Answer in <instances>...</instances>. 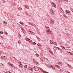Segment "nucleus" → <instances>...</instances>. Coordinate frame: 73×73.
Masks as SVG:
<instances>
[{
  "mask_svg": "<svg viewBox=\"0 0 73 73\" xmlns=\"http://www.w3.org/2000/svg\"><path fill=\"white\" fill-rule=\"evenodd\" d=\"M46 33L48 34H51L52 33V31H50V29H49V28L47 27L46 28Z\"/></svg>",
  "mask_w": 73,
  "mask_h": 73,
  "instance_id": "nucleus-1",
  "label": "nucleus"
},
{
  "mask_svg": "<svg viewBox=\"0 0 73 73\" xmlns=\"http://www.w3.org/2000/svg\"><path fill=\"white\" fill-rule=\"evenodd\" d=\"M33 68L35 71H38L39 70V68L36 67V66L34 67Z\"/></svg>",
  "mask_w": 73,
  "mask_h": 73,
  "instance_id": "nucleus-2",
  "label": "nucleus"
},
{
  "mask_svg": "<svg viewBox=\"0 0 73 73\" xmlns=\"http://www.w3.org/2000/svg\"><path fill=\"white\" fill-rule=\"evenodd\" d=\"M50 23L52 25H53L54 24V20H53L51 19L50 20Z\"/></svg>",
  "mask_w": 73,
  "mask_h": 73,
  "instance_id": "nucleus-3",
  "label": "nucleus"
},
{
  "mask_svg": "<svg viewBox=\"0 0 73 73\" xmlns=\"http://www.w3.org/2000/svg\"><path fill=\"white\" fill-rule=\"evenodd\" d=\"M29 25H31L33 26V27H35V26H36L35 24H33L31 22H29Z\"/></svg>",
  "mask_w": 73,
  "mask_h": 73,
  "instance_id": "nucleus-4",
  "label": "nucleus"
},
{
  "mask_svg": "<svg viewBox=\"0 0 73 73\" xmlns=\"http://www.w3.org/2000/svg\"><path fill=\"white\" fill-rule=\"evenodd\" d=\"M19 64H20V65H19V67H21V68H23V64H21V62H19Z\"/></svg>",
  "mask_w": 73,
  "mask_h": 73,
  "instance_id": "nucleus-5",
  "label": "nucleus"
},
{
  "mask_svg": "<svg viewBox=\"0 0 73 73\" xmlns=\"http://www.w3.org/2000/svg\"><path fill=\"white\" fill-rule=\"evenodd\" d=\"M66 14H70V11H69L68 10H66Z\"/></svg>",
  "mask_w": 73,
  "mask_h": 73,
  "instance_id": "nucleus-6",
  "label": "nucleus"
},
{
  "mask_svg": "<svg viewBox=\"0 0 73 73\" xmlns=\"http://www.w3.org/2000/svg\"><path fill=\"white\" fill-rule=\"evenodd\" d=\"M24 7L26 8H27V9H29V6H28L27 5H25Z\"/></svg>",
  "mask_w": 73,
  "mask_h": 73,
  "instance_id": "nucleus-7",
  "label": "nucleus"
},
{
  "mask_svg": "<svg viewBox=\"0 0 73 73\" xmlns=\"http://www.w3.org/2000/svg\"><path fill=\"white\" fill-rule=\"evenodd\" d=\"M52 5L53 7H55V8L56 7V4H55V3H53Z\"/></svg>",
  "mask_w": 73,
  "mask_h": 73,
  "instance_id": "nucleus-8",
  "label": "nucleus"
},
{
  "mask_svg": "<svg viewBox=\"0 0 73 73\" xmlns=\"http://www.w3.org/2000/svg\"><path fill=\"white\" fill-rule=\"evenodd\" d=\"M50 44H54V42H53L52 40H50Z\"/></svg>",
  "mask_w": 73,
  "mask_h": 73,
  "instance_id": "nucleus-9",
  "label": "nucleus"
},
{
  "mask_svg": "<svg viewBox=\"0 0 73 73\" xmlns=\"http://www.w3.org/2000/svg\"><path fill=\"white\" fill-rule=\"evenodd\" d=\"M40 60H42L43 61H45V58H44L42 59L41 58Z\"/></svg>",
  "mask_w": 73,
  "mask_h": 73,
  "instance_id": "nucleus-10",
  "label": "nucleus"
},
{
  "mask_svg": "<svg viewBox=\"0 0 73 73\" xmlns=\"http://www.w3.org/2000/svg\"><path fill=\"white\" fill-rule=\"evenodd\" d=\"M58 64L60 65H62V63L61 62H58Z\"/></svg>",
  "mask_w": 73,
  "mask_h": 73,
  "instance_id": "nucleus-11",
  "label": "nucleus"
},
{
  "mask_svg": "<svg viewBox=\"0 0 73 73\" xmlns=\"http://www.w3.org/2000/svg\"><path fill=\"white\" fill-rule=\"evenodd\" d=\"M51 13L52 14H53V13H54V11H53V10H51Z\"/></svg>",
  "mask_w": 73,
  "mask_h": 73,
  "instance_id": "nucleus-12",
  "label": "nucleus"
},
{
  "mask_svg": "<svg viewBox=\"0 0 73 73\" xmlns=\"http://www.w3.org/2000/svg\"><path fill=\"white\" fill-rule=\"evenodd\" d=\"M20 24H21V25H24V23H23V22H19Z\"/></svg>",
  "mask_w": 73,
  "mask_h": 73,
  "instance_id": "nucleus-13",
  "label": "nucleus"
},
{
  "mask_svg": "<svg viewBox=\"0 0 73 73\" xmlns=\"http://www.w3.org/2000/svg\"><path fill=\"white\" fill-rule=\"evenodd\" d=\"M56 49H58V50H61V49L58 47H56Z\"/></svg>",
  "mask_w": 73,
  "mask_h": 73,
  "instance_id": "nucleus-14",
  "label": "nucleus"
},
{
  "mask_svg": "<svg viewBox=\"0 0 73 73\" xmlns=\"http://www.w3.org/2000/svg\"><path fill=\"white\" fill-rule=\"evenodd\" d=\"M35 56H36V57H38V54L36 53L35 54Z\"/></svg>",
  "mask_w": 73,
  "mask_h": 73,
  "instance_id": "nucleus-15",
  "label": "nucleus"
},
{
  "mask_svg": "<svg viewBox=\"0 0 73 73\" xmlns=\"http://www.w3.org/2000/svg\"><path fill=\"white\" fill-rule=\"evenodd\" d=\"M18 35L19 37V38H20V37H21V35L19 33H18Z\"/></svg>",
  "mask_w": 73,
  "mask_h": 73,
  "instance_id": "nucleus-16",
  "label": "nucleus"
},
{
  "mask_svg": "<svg viewBox=\"0 0 73 73\" xmlns=\"http://www.w3.org/2000/svg\"><path fill=\"white\" fill-rule=\"evenodd\" d=\"M52 69L53 70H55V68L54 66L52 67Z\"/></svg>",
  "mask_w": 73,
  "mask_h": 73,
  "instance_id": "nucleus-17",
  "label": "nucleus"
},
{
  "mask_svg": "<svg viewBox=\"0 0 73 73\" xmlns=\"http://www.w3.org/2000/svg\"><path fill=\"white\" fill-rule=\"evenodd\" d=\"M24 68H25V69H27V65H25V66Z\"/></svg>",
  "mask_w": 73,
  "mask_h": 73,
  "instance_id": "nucleus-18",
  "label": "nucleus"
},
{
  "mask_svg": "<svg viewBox=\"0 0 73 73\" xmlns=\"http://www.w3.org/2000/svg\"><path fill=\"white\" fill-rule=\"evenodd\" d=\"M26 40L27 41H29V38H26Z\"/></svg>",
  "mask_w": 73,
  "mask_h": 73,
  "instance_id": "nucleus-19",
  "label": "nucleus"
},
{
  "mask_svg": "<svg viewBox=\"0 0 73 73\" xmlns=\"http://www.w3.org/2000/svg\"><path fill=\"white\" fill-rule=\"evenodd\" d=\"M65 45H66V46H67V47H69V46L68 44L66 43L65 44Z\"/></svg>",
  "mask_w": 73,
  "mask_h": 73,
  "instance_id": "nucleus-20",
  "label": "nucleus"
},
{
  "mask_svg": "<svg viewBox=\"0 0 73 73\" xmlns=\"http://www.w3.org/2000/svg\"><path fill=\"white\" fill-rule=\"evenodd\" d=\"M56 67H57L58 68H60V66L58 65H56Z\"/></svg>",
  "mask_w": 73,
  "mask_h": 73,
  "instance_id": "nucleus-21",
  "label": "nucleus"
},
{
  "mask_svg": "<svg viewBox=\"0 0 73 73\" xmlns=\"http://www.w3.org/2000/svg\"><path fill=\"white\" fill-rule=\"evenodd\" d=\"M35 63H36V65H38V64H39V63H38V62H35Z\"/></svg>",
  "mask_w": 73,
  "mask_h": 73,
  "instance_id": "nucleus-22",
  "label": "nucleus"
},
{
  "mask_svg": "<svg viewBox=\"0 0 73 73\" xmlns=\"http://www.w3.org/2000/svg\"><path fill=\"white\" fill-rule=\"evenodd\" d=\"M65 3H67L68 1V0H63Z\"/></svg>",
  "mask_w": 73,
  "mask_h": 73,
  "instance_id": "nucleus-23",
  "label": "nucleus"
},
{
  "mask_svg": "<svg viewBox=\"0 0 73 73\" xmlns=\"http://www.w3.org/2000/svg\"><path fill=\"white\" fill-rule=\"evenodd\" d=\"M21 29L22 31L23 32H24V29L23 28H22Z\"/></svg>",
  "mask_w": 73,
  "mask_h": 73,
  "instance_id": "nucleus-24",
  "label": "nucleus"
},
{
  "mask_svg": "<svg viewBox=\"0 0 73 73\" xmlns=\"http://www.w3.org/2000/svg\"><path fill=\"white\" fill-rule=\"evenodd\" d=\"M59 2H61V3H63V1H62V0H59Z\"/></svg>",
  "mask_w": 73,
  "mask_h": 73,
  "instance_id": "nucleus-25",
  "label": "nucleus"
},
{
  "mask_svg": "<svg viewBox=\"0 0 73 73\" xmlns=\"http://www.w3.org/2000/svg\"><path fill=\"white\" fill-rule=\"evenodd\" d=\"M33 45H36V43L35 42H33Z\"/></svg>",
  "mask_w": 73,
  "mask_h": 73,
  "instance_id": "nucleus-26",
  "label": "nucleus"
},
{
  "mask_svg": "<svg viewBox=\"0 0 73 73\" xmlns=\"http://www.w3.org/2000/svg\"><path fill=\"white\" fill-rule=\"evenodd\" d=\"M30 70L31 71H32L33 72V69L31 68L30 69Z\"/></svg>",
  "mask_w": 73,
  "mask_h": 73,
  "instance_id": "nucleus-27",
  "label": "nucleus"
},
{
  "mask_svg": "<svg viewBox=\"0 0 73 73\" xmlns=\"http://www.w3.org/2000/svg\"><path fill=\"white\" fill-rule=\"evenodd\" d=\"M54 50L55 51H56V48H55V46L54 48Z\"/></svg>",
  "mask_w": 73,
  "mask_h": 73,
  "instance_id": "nucleus-28",
  "label": "nucleus"
},
{
  "mask_svg": "<svg viewBox=\"0 0 73 73\" xmlns=\"http://www.w3.org/2000/svg\"><path fill=\"white\" fill-rule=\"evenodd\" d=\"M2 1L3 2V3H5V0H2Z\"/></svg>",
  "mask_w": 73,
  "mask_h": 73,
  "instance_id": "nucleus-29",
  "label": "nucleus"
},
{
  "mask_svg": "<svg viewBox=\"0 0 73 73\" xmlns=\"http://www.w3.org/2000/svg\"><path fill=\"white\" fill-rule=\"evenodd\" d=\"M3 32L2 31L0 32V35H1V34H3Z\"/></svg>",
  "mask_w": 73,
  "mask_h": 73,
  "instance_id": "nucleus-30",
  "label": "nucleus"
},
{
  "mask_svg": "<svg viewBox=\"0 0 73 73\" xmlns=\"http://www.w3.org/2000/svg\"><path fill=\"white\" fill-rule=\"evenodd\" d=\"M50 68H52V67H53V66H52V65H51V64L50 65Z\"/></svg>",
  "mask_w": 73,
  "mask_h": 73,
  "instance_id": "nucleus-31",
  "label": "nucleus"
},
{
  "mask_svg": "<svg viewBox=\"0 0 73 73\" xmlns=\"http://www.w3.org/2000/svg\"><path fill=\"white\" fill-rule=\"evenodd\" d=\"M63 70L62 69H60V72H62Z\"/></svg>",
  "mask_w": 73,
  "mask_h": 73,
  "instance_id": "nucleus-32",
  "label": "nucleus"
},
{
  "mask_svg": "<svg viewBox=\"0 0 73 73\" xmlns=\"http://www.w3.org/2000/svg\"><path fill=\"white\" fill-rule=\"evenodd\" d=\"M10 66H13V65L12 64H11Z\"/></svg>",
  "mask_w": 73,
  "mask_h": 73,
  "instance_id": "nucleus-33",
  "label": "nucleus"
},
{
  "mask_svg": "<svg viewBox=\"0 0 73 73\" xmlns=\"http://www.w3.org/2000/svg\"><path fill=\"white\" fill-rule=\"evenodd\" d=\"M62 49H64V48H65V47H64V46H62Z\"/></svg>",
  "mask_w": 73,
  "mask_h": 73,
  "instance_id": "nucleus-34",
  "label": "nucleus"
},
{
  "mask_svg": "<svg viewBox=\"0 0 73 73\" xmlns=\"http://www.w3.org/2000/svg\"><path fill=\"white\" fill-rule=\"evenodd\" d=\"M5 33L6 34H8V33H7V32L6 31H5Z\"/></svg>",
  "mask_w": 73,
  "mask_h": 73,
  "instance_id": "nucleus-35",
  "label": "nucleus"
},
{
  "mask_svg": "<svg viewBox=\"0 0 73 73\" xmlns=\"http://www.w3.org/2000/svg\"><path fill=\"white\" fill-rule=\"evenodd\" d=\"M36 37L38 39H38H40V38H39L38 37H37V36H36Z\"/></svg>",
  "mask_w": 73,
  "mask_h": 73,
  "instance_id": "nucleus-36",
  "label": "nucleus"
},
{
  "mask_svg": "<svg viewBox=\"0 0 73 73\" xmlns=\"http://www.w3.org/2000/svg\"><path fill=\"white\" fill-rule=\"evenodd\" d=\"M70 10H71V11H72V12H73V9H70Z\"/></svg>",
  "mask_w": 73,
  "mask_h": 73,
  "instance_id": "nucleus-37",
  "label": "nucleus"
},
{
  "mask_svg": "<svg viewBox=\"0 0 73 73\" xmlns=\"http://www.w3.org/2000/svg\"><path fill=\"white\" fill-rule=\"evenodd\" d=\"M29 32H30V33H31V34H33L32 33H33V32H32L31 31H29Z\"/></svg>",
  "mask_w": 73,
  "mask_h": 73,
  "instance_id": "nucleus-38",
  "label": "nucleus"
},
{
  "mask_svg": "<svg viewBox=\"0 0 73 73\" xmlns=\"http://www.w3.org/2000/svg\"><path fill=\"white\" fill-rule=\"evenodd\" d=\"M3 65V66H4V64H2V63H1V65Z\"/></svg>",
  "mask_w": 73,
  "mask_h": 73,
  "instance_id": "nucleus-39",
  "label": "nucleus"
},
{
  "mask_svg": "<svg viewBox=\"0 0 73 73\" xmlns=\"http://www.w3.org/2000/svg\"><path fill=\"white\" fill-rule=\"evenodd\" d=\"M8 73H12V72H11L10 71H8Z\"/></svg>",
  "mask_w": 73,
  "mask_h": 73,
  "instance_id": "nucleus-40",
  "label": "nucleus"
},
{
  "mask_svg": "<svg viewBox=\"0 0 73 73\" xmlns=\"http://www.w3.org/2000/svg\"><path fill=\"white\" fill-rule=\"evenodd\" d=\"M18 42H19V45H20V43H21V42H19V41Z\"/></svg>",
  "mask_w": 73,
  "mask_h": 73,
  "instance_id": "nucleus-41",
  "label": "nucleus"
},
{
  "mask_svg": "<svg viewBox=\"0 0 73 73\" xmlns=\"http://www.w3.org/2000/svg\"><path fill=\"white\" fill-rule=\"evenodd\" d=\"M51 4H53V2H50Z\"/></svg>",
  "mask_w": 73,
  "mask_h": 73,
  "instance_id": "nucleus-42",
  "label": "nucleus"
},
{
  "mask_svg": "<svg viewBox=\"0 0 73 73\" xmlns=\"http://www.w3.org/2000/svg\"><path fill=\"white\" fill-rule=\"evenodd\" d=\"M41 39H40L39 38V39H38V41H40V40Z\"/></svg>",
  "mask_w": 73,
  "mask_h": 73,
  "instance_id": "nucleus-43",
  "label": "nucleus"
},
{
  "mask_svg": "<svg viewBox=\"0 0 73 73\" xmlns=\"http://www.w3.org/2000/svg\"><path fill=\"white\" fill-rule=\"evenodd\" d=\"M29 40H30V39ZM29 40V42H32V41L31 40Z\"/></svg>",
  "mask_w": 73,
  "mask_h": 73,
  "instance_id": "nucleus-44",
  "label": "nucleus"
},
{
  "mask_svg": "<svg viewBox=\"0 0 73 73\" xmlns=\"http://www.w3.org/2000/svg\"><path fill=\"white\" fill-rule=\"evenodd\" d=\"M33 62H36V60H34Z\"/></svg>",
  "mask_w": 73,
  "mask_h": 73,
  "instance_id": "nucleus-45",
  "label": "nucleus"
},
{
  "mask_svg": "<svg viewBox=\"0 0 73 73\" xmlns=\"http://www.w3.org/2000/svg\"><path fill=\"white\" fill-rule=\"evenodd\" d=\"M38 45L39 46H41V44H39V45Z\"/></svg>",
  "mask_w": 73,
  "mask_h": 73,
  "instance_id": "nucleus-46",
  "label": "nucleus"
},
{
  "mask_svg": "<svg viewBox=\"0 0 73 73\" xmlns=\"http://www.w3.org/2000/svg\"><path fill=\"white\" fill-rule=\"evenodd\" d=\"M4 57V56H1V58H3Z\"/></svg>",
  "mask_w": 73,
  "mask_h": 73,
  "instance_id": "nucleus-47",
  "label": "nucleus"
},
{
  "mask_svg": "<svg viewBox=\"0 0 73 73\" xmlns=\"http://www.w3.org/2000/svg\"><path fill=\"white\" fill-rule=\"evenodd\" d=\"M64 50H65L66 49H65V48H63Z\"/></svg>",
  "mask_w": 73,
  "mask_h": 73,
  "instance_id": "nucleus-48",
  "label": "nucleus"
},
{
  "mask_svg": "<svg viewBox=\"0 0 73 73\" xmlns=\"http://www.w3.org/2000/svg\"><path fill=\"white\" fill-rule=\"evenodd\" d=\"M71 55L72 56H73V53H72L71 54Z\"/></svg>",
  "mask_w": 73,
  "mask_h": 73,
  "instance_id": "nucleus-49",
  "label": "nucleus"
},
{
  "mask_svg": "<svg viewBox=\"0 0 73 73\" xmlns=\"http://www.w3.org/2000/svg\"><path fill=\"white\" fill-rule=\"evenodd\" d=\"M20 9H19V10H21V9H21V8H20Z\"/></svg>",
  "mask_w": 73,
  "mask_h": 73,
  "instance_id": "nucleus-50",
  "label": "nucleus"
},
{
  "mask_svg": "<svg viewBox=\"0 0 73 73\" xmlns=\"http://www.w3.org/2000/svg\"><path fill=\"white\" fill-rule=\"evenodd\" d=\"M13 57L14 58H15V59H16V58H15V56H13Z\"/></svg>",
  "mask_w": 73,
  "mask_h": 73,
  "instance_id": "nucleus-51",
  "label": "nucleus"
},
{
  "mask_svg": "<svg viewBox=\"0 0 73 73\" xmlns=\"http://www.w3.org/2000/svg\"><path fill=\"white\" fill-rule=\"evenodd\" d=\"M18 8V9H19V10L20 8Z\"/></svg>",
  "mask_w": 73,
  "mask_h": 73,
  "instance_id": "nucleus-52",
  "label": "nucleus"
},
{
  "mask_svg": "<svg viewBox=\"0 0 73 73\" xmlns=\"http://www.w3.org/2000/svg\"><path fill=\"white\" fill-rule=\"evenodd\" d=\"M3 23H5V21H3Z\"/></svg>",
  "mask_w": 73,
  "mask_h": 73,
  "instance_id": "nucleus-53",
  "label": "nucleus"
},
{
  "mask_svg": "<svg viewBox=\"0 0 73 73\" xmlns=\"http://www.w3.org/2000/svg\"><path fill=\"white\" fill-rule=\"evenodd\" d=\"M69 53H70V54H72V53H70V52H69Z\"/></svg>",
  "mask_w": 73,
  "mask_h": 73,
  "instance_id": "nucleus-54",
  "label": "nucleus"
},
{
  "mask_svg": "<svg viewBox=\"0 0 73 73\" xmlns=\"http://www.w3.org/2000/svg\"><path fill=\"white\" fill-rule=\"evenodd\" d=\"M64 17H66V15H64Z\"/></svg>",
  "mask_w": 73,
  "mask_h": 73,
  "instance_id": "nucleus-55",
  "label": "nucleus"
},
{
  "mask_svg": "<svg viewBox=\"0 0 73 73\" xmlns=\"http://www.w3.org/2000/svg\"><path fill=\"white\" fill-rule=\"evenodd\" d=\"M2 52L1 51H0V53H1Z\"/></svg>",
  "mask_w": 73,
  "mask_h": 73,
  "instance_id": "nucleus-56",
  "label": "nucleus"
},
{
  "mask_svg": "<svg viewBox=\"0 0 73 73\" xmlns=\"http://www.w3.org/2000/svg\"><path fill=\"white\" fill-rule=\"evenodd\" d=\"M59 35V36H60V37H61V36H62L61 35Z\"/></svg>",
  "mask_w": 73,
  "mask_h": 73,
  "instance_id": "nucleus-57",
  "label": "nucleus"
},
{
  "mask_svg": "<svg viewBox=\"0 0 73 73\" xmlns=\"http://www.w3.org/2000/svg\"><path fill=\"white\" fill-rule=\"evenodd\" d=\"M54 43H55L56 44H56V42H54Z\"/></svg>",
  "mask_w": 73,
  "mask_h": 73,
  "instance_id": "nucleus-58",
  "label": "nucleus"
},
{
  "mask_svg": "<svg viewBox=\"0 0 73 73\" xmlns=\"http://www.w3.org/2000/svg\"><path fill=\"white\" fill-rule=\"evenodd\" d=\"M62 11H62H62H63V10H62Z\"/></svg>",
  "mask_w": 73,
  "mask_h": 73,
  "instance_id": "nucleus-59",
  "label": "nucleus"
},
{
  "mask_svg": "<svg viewBox=\"0 0 73 73\" xmlns=\"http://www.w3.org/2000/svg\"><path fill=\"white\" fill-rule=\"evenodd\" d=\"M68 65H69V66H70V65L69 64H68Z\"/></svg>",
  "mask_w": 73,
  "mask_h": 73,
  "instance_id": "nucleus-60",
  "label": "nucleus"
},
{
  "mask_svg": "<svg viewBox=\"0 0 73 73\" xmlns=\"http://www.w3.org/2000/svg\"><path fill=\"white\" fill-rule=\"evenodd\" d=\"M4 57H5V56H4Z\"/></svg>",
  "mask_w": 73,
  "mask_h": 73,
  "instance_id": "nucleus-61",
  "label": "nucleus"
},
{
  "mask_svg": "<svg viewBox=\"0 0 73 73\" xmlns=\"http://www.w3.org/2000/svg\"><path fill=\"white\" fill-rule=\"evenodd\" d=\"M7 24V23H6L5 24V25Z\"/></svg>",
  "mask_w": 73,
  "mask_h": 73,
  "instance_id": "nucleus-62",
  "label": "nucleus"
},
{
  "mask_svg": "<svg viewBox=\"0 0 73 73\" xmlns=\"http://www.w3.org/2000/svg\"><path fill=\"white\" fill-rule=\"evenodd\" d=\"M8 49H9V48H8Z\"/></svg>",
  "mask_w": 73,
  "mask_h": 73,
  "instance_id": "nucleus-63",
  "label": "nucleus"
},
{
  "mask_svg": "<svg viewBox=\"0 0 73 73\" xmlns=\"http://www.w3.org/2000/svg\"><path fill=\"white\" fill-rule=\"evenodd\" d=\"M9 47H10V46H9Z\"/></svg>",
  "mask_w": 73,
  "mask_h": 73,
  "instance_id": "nucleus-64",
  "label": "nucleus"
}]
</instances>
